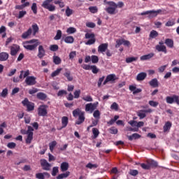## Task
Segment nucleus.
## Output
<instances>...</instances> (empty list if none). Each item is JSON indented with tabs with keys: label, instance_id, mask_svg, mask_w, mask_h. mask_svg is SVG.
I'll return each instance as SVG.
<instances>
[{
	"label": "nucleus",
	"instance_id": "f257e3e1",
	"mask_svg": "<svg viewBox=\"0 0 179 179\" xmlns=\"http://www.w3.org/2000/svg\"><path fill=\"white\" fill-rule=\"evenodd\" d=\"M106 4L109 6L106 8L105 10L109 15H115L117 8H124V2L122 1H119L117 4L114 1H107Z\"/></svg>",
	"mask_w": 179,
	"mask_h": 179
},
{
	"label": "nucleus",
	"instance_id": "f03ea898",
	"mask_svg": "<svg viewBox=\"0 0 179 179\" xmlns=\"http://www.w3.org/2000/svg\"><path fill=\"white\" fill-rule=\"evenodd\" d=\"M34 131V129L31 127V126L27 127V131L24 129L20 130V134H22V135H27L25 142L29 145H30V143H31V141H33V135H34L33 133Z\"/></svg>",
	"mask_w": 179,
	"mask_h": 179
},
{
	"label": "nucleus",
	"instance_id": "7ed1b4c3",
	"mask_svg": "<svg viewBox=\"0 0 179 179\" xmlns=\"http://www.w3.org/2000/svg\"><path fill=\"white\" fill-rule=\"evenodd\" d=\"M52 1L53 0H45L41 5L42 8L48 9L49 12H54V10H55V6L50 4Z\"/></svg>",
	"mask_w": 179,
	"mask_h": 179
},
{
	"label": "nucleus",
	"instance_id": "20e7f679",
	"mask_svg": "<svg viewBox=\"0 0 179 179\" xmlns=\"http://www.w3.org/2000/svg\"><path fill=\"white\" fill-rule=\"evenodd\" d=\"M85 38L89 39L85 42V45H93L96 43V35L93 33H86Z\"/></svg>",
	"mask_w": 179,
	"mask_h": 179
},
{
	"label": "nucleus",
	"instance_id": "39448f33",
	"mask_svg": "<svg viewBox=\"0 0 179 179\" xmlns=\"http://www.w3.org/2000/svg\"><path fill=\"white\" fill-rule=\"evenodd\" d=\"M48 108V105H40L38 108V115L39 117H46L47 114H48V111L47 110Z\"/></svg>",
	"mask_w": 179,
	"mask_h": 179
},
{
	"label": "nucleus",
	"instance_id": "423d86ee",
	"mask_svg": "<svg viewBox=\"0 0 179 179\" xmlns=\"http://www.w3.org/2000/svg\"><path fill=\"white\" fill-rule=\"evenodd\" d=\"M159 13H162V10L159 9L157 10H148V11H144L138 15L141 16H145V15H150V17H156L159 15Z\"/></svg>",
	"mask_w": 179,
	"mask_h": 179
},
{
	"label": "nucleus",
	"instance_id": "0eeeda50",
	"mask_svg": "<svg viewBox=\"0 0 179 179\" xmlns=\"http://www.w3.org/2000/svg\"><path fill=\"white\" fill-rule=\"evenodd\" d=\"M22 104L24 107H27V111H33L34 110V103L30 102L27 98H25L22 101Z\"/></svg>",
	"mask_w": 179,
	"mask_h": 179
},
{
	"label": "nucleus",
	"instance_id": "6e6552de",
	"mask_svg": "<svg viewBox=\"0 0 179 179\" xmlns=\"http://www.w3.org/2000/svg\"><path fill=\"white\" fill-rule=\"evenodd\" d=\"M166 101L168 104H173V103H176L179 106V96L173 95V96H166Z\"/></svg>",
	"mask_w": 179,
	"mask_h": 179
},
{
	"label": "nucleus",
	"instance_id": "1a4fd4ad",
	"mask_svg": "<svg viewBox=\"0 0 179 179\" xmlns=\"http://www.w3.org/2000/svg\"><path fill=\"white\" fill-rule=\"evenodd\" d=\"M41 166L45 171H50L51 170V164L47 162V159H42L40 160Z\"/></svg>",
	"mask_w": 179,
	"mask_h": 179
},
{
	"label": "nucleus",
	"instance_id": "9d476101",
	"mask_svg": "<svg viewBox=\"0 0 179 179\" xmlns=\"http://www.w3.org/2000/svg\"><path fill=\"white\" fill-rule=\"evenodd\" d=\"M97 106H99V103L97 101L94 102V103H87L85 105V111H90L91 113H93V111L95 110L96 108H97Z\"/></svg>",
	"mask_w": 179,
	"mask_h": 179
},
{
	"label": "nucleus",
	"instance_id": "9b49d317",
	"mask_svg": "<svg viewBox=\"0 0 179 179\" xmlns=\"http://www.w3.org/2000/svg\"><path fill=\"white\" fill-rule=\"evenodd\" d=\"M152 112L153 110L150 108L147 110H140L137 112V115L139 117L140 120H143V118H145L146 117V113H150Z\"/></svg>",
	"mask_w": 179,
	"mask_h": 179
},
{
	"label": "nucleus",
	"instance_id": "f8f14e48",
	"mask_svg": "<svg viewBox=\"0 0 179 179\" xmlns=\"http://www.w3.org/2000/svg\"><path fill=\"white\" fill-rule=\"evenodd\" d=\"M10 55H12V57H15L19 52L20 46H19V45L13 44L10 47Z\"/></svg>",
	"mask_w": 179,
	"mask_h": 179
},
{
	"label": "nucleus",
	"instance_id": "ddd939ff",
	"mask_svg": "<svg viewBox=\"0 0 179 179\" xmlns=\"http://www.w3.org/2000/svg\"><path fill=\"white\" fill-rule=\"evenodd\" d=\"M36 79V78L34 76H28L25 79V83L27 85V86H34V85L37 83Z\"/></svg>",
	"mask_w": 179,
	"mask_h": 179
},
{
	"label": "nucleus",
	"instance_id": "4468645a",
	"mask_svg": "<svg viewBox=\"0 0 179 179\" xmlns=\"http://www.w3.org/2000/svg\"><path fill=\"white\" fill-rule=\"evenodd\" d=\"M115 80H117V76H115V74H109L106 76L103 85H106L107 83H108V82H114Z\"/></svg>",
	"mask_w": 179,
	"mask_h": 179
},
{
	"label": "nucleus",
	"instance_id": "2eb2a0df",
	"mask_svg": "<svg viewBox=\"0 0 179 179\" xmlns=\"http://www.w3.org/2000/svg\"><path fill=\"white\" fill-rule=\"evenodd\" d=\"M38 46V43H34L33 45H29V43H23V47L25 50L28 51H34L36 48Z\"/></svg>",
	"mask_w": 179,
	"mask_h": 179
},
{
	"label": "nucleus",
	"instance_id": "dca6fc26",
	"mask_svg": "<svg viewBox=\"0 0 179 179\" xmlns=\"http://www.w3.org/2000/svg\"><path fill=\"white\" fill-rule=\"evenodd\" d=\"M45 177H47V178H50L51 175H50L48 172L38 173L36 174V178L38 179H45Z\"/></svg>",
	"mask_w": 179,
	"mask_h": 179
},
{
	"label": "nucleus",
	"instance_id": "f3484780",
	"mask_svg": "<svg viewBox=\"0 0 179 179\" xmlns=\"http://www.w3.org/2000/svg\"><path fill=\"white\" fill-rule=\"evenodd\" d=\"M38 51V57L40 59L43 58V57H45V50H44V47H43V45H39Z\"/></svg>",
	"mask_w": 179,
	"mask_h": 179
},
{
	"label": "nucleus",
	"instance_id": "a211bd4d",
	"mask_svg": "<svg viewBox=\"0 0 179 179\" xmlns=\"http://www.w3.org/2000/svg\"><path fill=\"white\" fill-rule=\"evenodd\" d=\"M155 50H157L158 52H164V54H167V47H166V45H157L155 46Z\"/></svg>",
	"mask_w": 179,
	"mask_h": 179
},
{
	"label": "nucleus",
	"instance_id": "6ab92c4d",
	"mask_svg": "<svg viewBox=\"0 0 179 179\" xmlns=\"http://www.w3.org/2000/svg\"><path fill=\"white\" fill-rule=\"evenodd\" d=\"M107 48H108V43H101L98 47V52H106Z\"/></svg>",
	"mask_w": 179,
	"mask_h": 179
},
{
	"label": "nucleus",
	"instance_id": "aec40b11",
	"mask_svg": "<svg viewBox=\"0 0 179 179\" xmlns=\"http://www.w3.org/2000/svg\"><path fill=\"white\" fill-rule=\"evenodd\" d=\"M83 122H85V112L81 113L80 115H78V120L76 122V124L80 125L83 124Z\"/></svg>",
	"mask_w": 179,
	"mask_h": 179
},
{
	"label": "nucleus",
	"instance_id": "412c9836",
	"mask_svg": "<svg viewBox=\"0 0 179 179\" xmlns=\"http://www.w3.org/2000/svg\"><path fill=\"white\" fill-rule=\"evenodd\" d=\"M164 44H166V45L169 48H174V41L171 38L165 39Z\"/></svg>",
	"mask_w": 179,
	"mask_h": 179
},
{
	"label": "nucleus",
	"instance_id": "4be33fe9",
	"mask_svg": "<svg viewBox=\"0 0 179 179\" xmlns=\"http://www.w3.org/2000/svg\"><path fill=\"white\" fill-rule=\"evenodd\" d=\"M146 76H148V74H146V73L145 72L139 73L136 76V80H138V82L145 80V79H146Z\"/></svg>",
	"mask_w": 179,
	"mask_h": 179
},
{
	"label": "nucleus",
	"instance_id": "5701e85b",
	"mask_svg": "<svg viewBox=\"0 0 179 179\" xmlns=\"http://www.w3.org/2000/svg\"><path fill=\"white\" fill-rule=\"evenodd\" d=\"M155 57V53H150L148 55H143L140 57L141 61H148Z\"/></svg>",
	"mask_w": 179,
	"mask_h": 179
},
{
	"label": "nucleus",
	"instance_id": "b1692460",
	"mask_svg": "<svg viewBox=\"0 0 179 179\" xmlns=\"http://www.w3.org/2000/svg\"><path fill=\"white\" fill-rule=\"evenodd\" d=\"M9 58V54L6 52H3L0 53V61L4 62L8 61V59Z\"/></svg>",
	"mask_w": 179,
	"mask_h": 179
},
{
	"label": "nucleus",
	"instance_id": "393cba45",
	"mask_svg": "<svg viewBox=\"0 0 179 179\" xmlns=\"http://www.w3.org/2000/svg\"><path fill=\"white\" fill-rule=\"evenodd\" d=\"M149 85L151 87H159V80L157 78H153L149 82Z\"/></svg>",
	"mask_w": 179,
	"mask_h": 179
},
{
	"label": "nucleus",
	"instance_id": "a878e982",
	"mask_svg": "<svg viewBox=\"0 0 179 179\" xmlns=\"http://www.w3.org/2000/svg\"><path fill=\"white\" fill-rule=\"evenodd\" d=\"M147 162H148V166H150V169H155V167H157V166H159L157 162L153 159L148 160Z\"/></svg>",
	"mask_w": 179,
	"mask_h": 179
},
{
	"label": "nucleus",
	"instance_id": "bb28decb",
	"mask_svg": "<svg viewBox=\"0 0 179 179\" xmlns=\"http://www.w3.org/2000/svg\"><path fill=\"white\" fill-rule=\"evenodd\" d=\"M64 76L66 78L69 82H72L73 80V76L71 75V71H66L65 73H64Z\"/></svg>",
	"mask_w": 179,
	"mask_h": 179
},
{
	"label": "nucleus",
	"instance_id": "cd10ccee",
	"mask_svg": "<svg viewBox=\"0 0 179 179\" xmlns=\"http://www.w3.org/2000/svg\"><path fill=\"white\" fill-rule=\"evenodd\" d=\"M69 122V118L66 116H64L62 117V128H66V126L68 125Z\"/></svg>",
	"mask_w": 179,
	"mask_h": 179
},
{
	"label": "nucleus",
	"instance_id": "c85d7f7f",
	"mask_svg": "<svg viewBox=\"0 0 179 179\" xmlns=\"http://www.w3.org/2000/svg\"><path fill=\"white\" fill-rule=\"evenodd\" d=\"M36 97L38 99V100H42L44 101L45 99H47V94L43 92H38L36 94Z\"/></svg>",
	"mask_w": 179,
	"mask_h": 179
},
{
	"label": "nucleus",
	"instance_id": "c756f323",
	"mask_svg": "<svg viewBox=\"0 0 179 179\" xmlns=\"http://www.w3.org/2000/svg\"><path fill=\"white\" fill-rule=\"evenodd\" d=\"M32 32H33V29H31V28H29L27 31L24 32L22 34V38H27L29 36H31Z\"/></svg>",
	"mask_w": 179,
	"mask_h": 179
},
{
	"label": "nucleus",
	"instance_id": "7c9ffc66",
	"mask_svg": "<svg viewBox=\"0 0 179 179\" xmlns=\"http://www.w3.org/2000/svg\"><path fill=\"white\" fill-rule=\"evenodd\" d=\"M64 41L66 44H72L75 41V38H73V36H69L64 38Z\"/></svg>",
	"mask_w": 179,
	"mask_h": 179
},
{
	"label": "nucleus",
	"instance_id": "2f4dec72",
	"mask_svg": "<svg viewBox=\"0 0 179 179\" xmlns=\"http://www.w3.org/2000/svg\"><path fill=\"white\" fill-rule=\"evenodd\" d=\"M129 141H134V139H139L141 138V135L138 133H134L131 136H127Z\"/></svg>",
	"mask_w": 179,
	"mask_h": 179
},
{
	"label": "nucleus",
	"instance_id": "473e14b6",
	"mask_svg": "<svg viewBox=\"0 0 179 179\" xmlns=\"http://www.w3.org/2000/svg\"><path fill=\"white\" fill-rule=\"evenodd\" d=\"M62 171H66L69 169V164L68 162H62L60 166Z\"/></svg>",
	"mask_w": 179,
	"mask_h": 179
},
{
	"label": "nucleus",
	"instance_id": "72a5a7b5",
	"mask_svg": "<svg viewBox=\"0 0 179 179\" xmlns=\"http://www.w3.org/2000/svg\"><path fill=\"white\" fill-rule=\"evenodd\" d=\"M171 125L172 124L171 122H166L164 126V132H167V131H170Z\"/></svg>",
	"mask_w": 179,
	"mask_h": 179
},
{
	"label": "nucleus",
	"instance_id": "f704fd0d",
	"mask_svg": "<svg viewBox=\"0 0 179 179\" xmlns=\"http://www.w3.org/2000/svg\"><path fill=\"white\" fill-rule=\"evenodd\" d=\"M53 62L55 65H59V64L62 62V60L61 59V57L58 56H53Z\"/></svg>",
	"mask_w": 179,
	"mask_h": 179
},
{
	"label": "nucleus",
	"instance_id": "c9c22d12",
	"mask_svg": "<svg viewBox=\"0 0 179 179\" xmlns=\"http://www.w3.org/2000/svg\"><path fill=\"white\" fill-rule=\"evenodd\" d=\"M118 118H120L119 115H115L113 119H111L110 121L107 122L108 125H113L117 122Z\"/></svg>",
	"mask_w": 179,
	"mask_h": 179
},
{
	"label": "nucleus",
	"instance_id": "e433bc0d",
	"mask_svg": "<svg viewBox=\"0 0 179 179\" xmlns=\"http://www.w3.org/2000/svg\"><path fill=\"white\" fill-rule=\"evenodd\" d=\"M61 71H62V68H59L57 70H55V71H53L51 73L52 78H55V76H58V75H59V73H61Z\"/></svg>",
	"mask_w": 179,
	"mask_h": 179
},
{
	"label": "nucleus",
	"instance_id": "4c0bfd02",
	"mask_svg": "<svg viewBox=\"0 0 179 179\" xmlns=\"http://www.w3.org/2000/svg\"><path fill=\"white\" fill-rule=\"evenodd\" d=\"M92 133L94 136L92 137V139H96V138H97V136H99L100 131H99V129L97 128H93L92 129Z\"/></svg>",
	"mask_w": 179,
	"mask_h": 179
},
{
	"label": "nucleus",
	"instance_id": "58836bf2",
	"mask_svg": "<svg viewBox=\"0 0 179 179\" xmlns=\"http://www.w3.org/2000/svg\"><path fill=\"white\" fill-rule=\"evenodd\" d=\"M32 30H33V36H36V34H37V32L39 30L38 25H37V24H33Z\"/></svg>",
	"mask_w": 179,
	"mask_h": 179
},
{
	"label": "nucleus",
	"instance_id": "ea45409f",
	"mask_svg": "<svg viewBox=\"0 0 179 179\" xmlns=\"http://www.w3.org/2000/svg\"><path fill=\"white\" fill-rule=\"evenodd\" d=\"M62 37V31L57 30L56 36L54 38V40H61Z\"/></svg>",
	"mask_w": 179,
	"mask_h": 179
},
{
	"label": "nucleus",
	"instance_id": "a19ab883",
	"mask_svg": "<svg viewBox=\"0 0 179 179\" xmlns=\"http://www.w3.org/2000/svg\"><path fill=\"white\" fill-rule=\"evenodd\" d=\"M135 61H138V57H127L126 58L127 64H131V62H134Z\"/></svg>",
	"mask_w": 179,
	"mask_h": 179
},
{
	"label": "nucleus",
	"instance_id": "79ce46f5",
	"mask_svg": "<svg viewBox=\"0 0 179 179\" xmlns=\"http://www.w3.org/2000/svg\"><path fill=\"white\" fill-rule=\"evenodd\" d=\"M66 33L68 34H73V33H76V28L75 27H69L67 29H66Z\"/></svg>",
	"mask_w": 179,
	"mask_h": 179
},
{
	"label": "nucleus",
	"instance_id": "37998d69",
	"mask_svg": "<svg viewBox=\"0 0 179 179\" xmlns=\"http://www.w3.org/2000/svg\"><path fill=\"white\" fill-rule=\"evenodd\" d=\"M88 9L91 13H97L99 12L97 6H90Z\"/></svg>",
	"mask_w": 179,
	"mask_h": 179
},
{
	"label": "nucleus",
	"instance_id": "c03bdc74",
	"mask_svg": "<svg viewBox=\"0 0 179 179\" xmlns=\"http://www.w3.org/2000/svg\"><path fill=\"white\" fill-rule=\"evenodd\" d=\"M71 15H73V10L70 9L69 6L66 7V16L69 17V16H71Z\"/></svg>",
	"mask_w": 179,
	"mask_h": 179
},
{
	"label": "nucleus",
	"instance_id": "a18cd8bd",
	"mask_svg": "<svg viewBox=\"0 0 179 179\" xmlns=\"http://www.w3.org/2000/svg\"><path fill=\"white\" fill-rule=\"evenodd\" d=\"M82 113L83 112L80 110V109L76 108L73 111V117H78V115L79 116L80 114H82Z\"/></svg>",
	"mask_w": 179,
	"mask_h": 179
},
{
	"label": "nucleus",
	"instance_id": "49530a36",
	"mask_svg": "<svg viewBox=\"0 0 179 179\" xmlns=\"http://www.w3.org/2000/svg\"><path fill=\"white\" fill-rule=\"evenodd\" d=\"M58 173H59V170L58 169V166H55L52 168V177H55V176H57V174H58Z\"/></svg>",
	"mask_w": 179,
	"mask_h": 179
},
{
	"label": "nucleus",
	"instance_id": "de8ad7c7",
	"mask_svg": "<svg viewBox=\"0 0 179 179\" xmlns=\"http://www.w3.org/2000/svg\"><path fill=\"white\" fill-rule=\"evenodd\" d=\"M55 146H57V141H53L49 143V148H50V152H52V150H54V148H55Z\"/></svg>",
	"mask_w": 179,
	"mask_h": 179
},
{
	"label": "nucleus",
	"instance_id": "09e8293b",
	"mask_svg": "<svg viewBox=\"0 0 179 179\" xmlns=\"http://www.w3.org/2000/svg\"><path fill=\"white\" fill-rule=\"evenodd\" d=\"M157 36H159V33L157 32V31L152 30L150 33V38H155V37H157Z\"/></svg>",
	"mask_w": 179,
	"mask_h": 179
},
{
	"label": "nucleus",
	"instance_id": "8fccbe9b",
	"mask_svg": "<svg viewBox=\"0 0 179 179\" xmlns=\"http://www.w3.org/2000/svg\"><path fill=\"white\" fill-rule=\"evenodd\" d=\"M123 42H124V38L117 39L116 41L115 48H119L121 45H122Z\"/></svg>",
	"mask_w": 179,
	"mask_h": 179
},
{
	"label": "nucleus",
	"instance_id": "3c124183",
	"mask_svg": "<svg viewBox=\"0 0 179 179\" xmlns=\"http://www.w3.org/2000/svg\"><path fill=\"white\" fill-rule=\"evenodd\" d=\"M31 9L34 15H37V3H33Z\"/></svg>",
	"mask_w": 179,
	"mask_h": 179
},
{
	"label": "nucleus",
	"instance_id": "603ef678",
	"mask_svg": "<svg viewBox=\"0 0 179 179\" xmlns=\"http://www.w3.org/2000/svg\"><path fill=\"white\" fill-rule=\"evenodd\" d=\"M83 100H84V101L92 102L93 101V98L92 97V96L87 95L83 97Z\"/></svg>",
	"mask_w": 179,
	"mask_h": 179
},
{
	"label": "nucleus",
	"instance_id": "864d4df0",
	"mask_svg": "<svg viewBox=\"0 0 179 179\" xmlns=\"http://www.w3.org/2000/svg\"><path fill=\"white\" fill-rule=\"evenodd\" d=\"M141 167L143 169V170H150V167L149 166V163L147 161V164L143 163L141 164Z\"/></svg>",
	"mask_w": 179,
	"mask_h": 179
},
{
	"label": "nucleus",
	"instance_id": "5fc2aeb1",
	"mask_svg": "<svg viewBox=\"0 0 179 179\" xmlns=\"http://www.w3.org/2000/svg\"><path fill=\"white\" fill-rule=\"evenodd\" d=\"M91 61L92 64H97V62H99V57L96 55H92L91 57Z\"/></svg>",
	"mask_w": 179,
	"mask_h": 179
},
{
	"label": "nucleus",
	"instance_id": "6e6d98bb",
	"mask_svg": "<svg viewBox=\"0 0 179 179\" xmlns=\"http://www.w3.org/2000/svg\"><path fill=\"white\" fill-rule=\"evenodd\" d=\"M64 94H68V92L65 90H59L57 93V96L59 97H62V96H64Z\"/></svg>",
	"mask_w": 179,
	"mask_h": 179
},
{
	"label": "nucleus",
	"instance_id": "4d7b16f0",
	"mask_svg": "<svg viewBox=\"0 0 179 179\" xmlns=\"http://www.w3.org/2000/svg\"><path fill=\"white\" fill-rule=\"evenodd\" d=\"M110 109L115 110V111H117L118 110V103L116 102L113 103L112 105L110 106Z\"/></svg>",
	"mask_w": 179,
	"mask_h": 179
},
{
	"label": "nucleus",
	"instance_id": "13d9d810",
	"mask_svg": "<svg viewBox=\"0 0 179 179\" xmlns=\"http://www.w3.org/2000/svg\"><path fill=\"white\" fill-rule=\"evenodd\" d=\"M129 174H130V176H133V177H136V176H138V174H139V172L138 171V170H130Z\"/></svg>",
	"mask_w": 179,
	"mask_h": 179
},
{
	"label": "nucleus",
	"instance_id": "bf43d9fd",
	"mask_svg": "<svg viewBox=\"0 0 179 179\" xmlns=\"http://www.w3.org/2000/svg\"><path fill=\"white\" fill-rule=\"evenodd\" d=\"M92 73H99V69H97V66H96L95 65H92L91 66V70Z\"/></svg>",
	"mask_w": 179,
	"mask_h": 179
},
{
	"label": "nucleus",
	"instance_id": "052dcab7",
	"mask_svg": "<svg viewBox=\"0 0 179 179\" xmlns=\"http://www.w3.org/2000/svg\"><path fill=\"white\" fill-rule=\"evenodd\" d=\"M93 116L94 117V118H96V120H100V110H95L93 113Z\"/></svg>",
	"mask_w": 179,
	"mask_h": 179
},
{
	"label": "nucleus",
	"instance_id": "680f3d73",
	"mask_svg": "<svg viewBox=\"0 0 179 179\" xmlns=\"http://www.w3.org/2000/svg\"><path fill=\"white\" fill-rule=\"evenodd\" d=\"M7 148L8 149H15L16 148V143L14 142H10L7 144Z\"/></svg>",
	"mask_w": 179,
	"mask_h": 179
},
{
	"label": "nucleus",
	"instance_id": "e2e57ef3",
	"mask_svg": "<svg viewBox=\"0 0 179 179\" xmlns=\"http://www.w3.org/2000/svg\"><path fill=\"white\" fill-rule=\"evenodd\" d=\"M176 24V22L173 20H169L165 24V26L166 27H171V26H174Z\"/></svg>",
	"mask_w": 179,
	"mask_h": 179
},
{
	"label": "nucleus",
	"instance_id": "0e129e2a",
	"mask_svg": "<svg viewBox=\"0 0 179 179\" xmlns=\"http://www.w3.org/2000/svg\"><path fill=\"white\" fill-rule=\"evenodd\" d=\"M58 45H51L50 46V51H53V52H55V51H58Z\"/></svg>",
	"mask_w": 179,
	"mask_h": 179
},
{
	"label": "nucleus",
	"instance_id": "69168bd1",
	"mask_svg": "<svg viewBox=\"0 0 179 179\" xmlns=\"http://www.w3.org/2000/svg\"><path fill=\"white\" fill-rule=\"evenodd\" d=\"M110 134L112 135H117L118 134V129L114 127L110 129Z\"/></svg>",
	"mask_w": 179,
	"mask_h": 179
},
{
	"label": "nucleus",
	"instance_id": "338daca9",
	"mask_svg": "<svg viewBox=\"0 0 179 179\" xmlns=\"http://www.w3.org/2000/svg\"><path fill=\"white\" fill-rule=\"evenodd\" d=\"M166 68H167V65H164V66H161L159 69H158V72L159 73H163V72H164L166 71Z\"/></svg>",
	"mask_w": 179,
	"mask_h": 179
},
{
	"label": "nucleus",
	"instance_id": "774afa93",
	"mask_svg": "<svg viewBox=\"0 0 179 179\" xmlns=\"http://www.w3.org/2000/svg\"><path fill=\"white\" fill-rule=\"evenodd\" d=\"M69 59H73L76 57V51H72L69 53Z\"/></svg>",
	"mask_w": 179,
	"mask_h": 179
}]
</instances>
